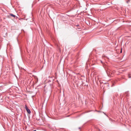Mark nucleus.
I'll return each mask as SVG.
<instances>
[{
    "label": "nucleus",
    "mask_w": 131,
    "mask_h": 131,
    "mask_svg": "<svg viewBox=\"0 0 131 131\" xmlns=\"http://www.w3.org/2000/svg\"><path fill=\"white\" fill-rule=\"evenodd\" d=\"M25 108L27 113L29 114H30L31 113L30 111V109L28 108L26 105H25Z\"/></svg>",
    "instance_id": "nucleus-1"
},
{
    "label": "nucleus",
    "mask_w": 131,
    "mask_h": 131,
    "mask_svg": "<svg viewBox=\"0 0 131 131\" xmlns=\"http://www.w3.org/2000/svg\"><path fill=\"white\" fill-rule=\"evenodd\" d=\"M10 15L13 17H16L17 18V16H16L12 14H10Z\"/></svg>",
    "instance_id": "nucleus-2"
},
{
    "label": "nucleus",
    "mask_w": 131,
    "mask_h": 131,
    "mask_svg": "<svg viewBox=\"0 0 131 131\" xmlns=\"http://www.w3.org/2000/svg\"><path fill=\"white\" fill-rule=\"evenodd\" d=\"M107 74H108V73H109V74H110V73H111V72L109 71H108V72H107Z\"/></svg>",
    "instance_id": "nucleus-3"
},
{
    "label": "nucleus",
    "mask_w": 131,
    "mask_h": 131,
    "mask_svg": "<svg viewBox=\"0 0 131 131\" xmlns=\"http://www.w3.org/2000/svg\"><path fill=\"white\" fill-rule=\"evenodd\" d=\"M76 26H79V25H76Z\"/></svg>",
    "instance_id": "nucleus-4"
},
{
    "label": "nucleus",
    "mask_w": 131,
    "mask_h": 131,
    "mask_svg": "<svg viewBox=\"0 0 131 131\" xmlns=\"http://www.w3.org/2000/svg\"><path fill=\"white\" fill-rule=\"evenodd\" d=\"M79 129H81V127H79Z\"/></svg>",
    "instance_id": "nucleus-5"
},
{
    "label": "nucleus",
    "mask_w": 131,
    "mask_h": 131,
    "mask_svg": "<svg viewBox=\"0 0 131 131\" xmlns=\"http://www.w3.org/2000/svg\"><path fill=\"white\" fill-rule=\"evenodd\" d=\"M122 52V50H121V53Z\"/></svg>",
    "instance_id": "nucleus-6"
},
{
    "label": "nucleus",
    "mask_w": 131,
    "mask_h": 131,
    "mask_svg": "<svg viewBox=\"0 0 131 131\" xmlns=\"http://www.w3.org/2000/svg\"><path fill=\"white\" fill-rule=\"evenodd\" d=\"M101 63H102V61H101Z\"/></svg>",
    "instance_id": "nucleus-7"
},
{
    "label": "nucleus",
    "mask_w": 131,
    "mask_h": 131,
    "mask_svg": "<svg viewBox=\"0 0 131 131\" xmlns=\"http://www.w3.org/2000/svg\"><path fill=\"white\" fill-rule=\"evenodd\" d=\"M36 131V130H34V131Z\"/></svg>",
    "instance_id": "nucleus-8"
}]
</instances>
